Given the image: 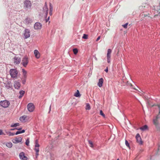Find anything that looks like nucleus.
Masks as SVG:
<instances>
[{"label":"nucleus","instance_id":"1","mask_svg":"<svg viewBox=\"0 0 160 160\" xmlns=\"http://www.w3.org/2000/svg\"><path fill=\"white\" fill-rule=\"evenodd\" d=\"M159 109V112L158 115L153 119V123L155 125L158 130H159V123H160V104L157 105Z\"/></svg>","mask_w":160,"mask_h":160},{"label":"nucleus","instance_id":"2","mask_svg":"<svg viewBox=\"0 0 160 160\" xmlns=\"http://www.w3.org/2000/svg\"><path fill=\"white\" fill-rule=\"evenodd\" d=\"M159 109V112L158 115L153 119V123L155 125L158 130H159V123H160V104L157 105Z\"/></svg>","mask_w":160,"mask_h":160},{"label":"nucleus","instance_id":"3","mask_svg":"<svg viewBox=\"0 0 160 160\" xmlns=\"http://www.w3.org/2000/svg\"><path fill=\"white\" fill-rule=\"evenodd\" d=\"M9 73L11 77L14 79H17L18 72L16 69H11L10 70Z\"/></svg>","mask_w":160,"mask_h":160},{"label":"nucleus","instance_id":"4","mask_svg":"<svg viewBox=\"0 0 160 160\" xmlns=\"http://www.w3.org/2000/svg\"><path fill=\"white\" fill-rule=\"evenodd\" d=\"M9 105V102L6 100L1 101L0 102V105L4 108H8Z\"/></svg>","mask_w":160,"mask_h":160},{"label":"nucleus","instance_id":"5","mask_svg":"<svg viewBox=\"0 0 160 160\" xmlns=\"http://www.w3.org/2000/svg\"><path fill=\"white\" fill-rule=\"evenodd\" d=\"M31 6V2L29 0H25L24 2V8L25 9L30 8Z\"/></svg>","mask_w":160,"mask_h":160},{"label":"nucleus","instance_id":"6","mask_svg":"<svg viewBox=\"0 0 160 160\" xmlns=\"http://www.w3.org/2000/svg\"><path fill=\"white\" fill-rule=\"evenodd\" d=\"M112 50L110 49H108V50L107 53V61L108 63L110 62V59L111 57V54Z\"/></svg>","mask_w":160,"mask_h":160},{"label":"nucleus","instance_id":"7","mask_svg":"<svg viewBox=\"0 0 160 160\" xmlns=\"http://www.w3.org/2000/svg\"><path fill=\"white\" fill-rule=\"evenodd\" d=\"M28 58L27 56L23 58L22 60V64L24 67H26L28 63Z\"/></svg>","mask_w":160,"mask_h":160},{"label":"nucleus","instance_id":"8","mask_svg":"<svg viewBox=\"0 0 160 160\" xmlns=\"http://www.w3.org/2000/svg\"><path fill=\"white\" fill-rule=\"evenodd\" d=\"M24 39H26L29 38L30 36V31L29 29H25L23 33Z\"/></svg>","mask_w":160,"mask_h":160},{"label":"nucleus","instance_id":"9","mask_svg":"<svg viewBox=\"0 0 160 160\" xmlns=\"http://www.w3.org/2000/svg\"><path fill=\"white\" fill-rule=\"evenodd\" d=\"M21 58L20 57L15 56L12 59V61L14 64H18L21 62Z\"/></svg>","mask_w":160,"mask_h":160},{"label":"nucleus","instance_id":"10","mask_svg":"<svg viewBox=\"0 0 160 160\" xmlns=\"http://www.w3.org/2000/svg\"><path fill=\"white\" fill-rule=\"evenodd\" d=\"M28 109L30 112H32L34 110V106L32 103H29L27 105Z\"/></svg>","mask_w":160,"mask_h":160},{"label":"nucleus","instance_id":"11","mask_svg":"<svg viewBox=\"0 0 160 160\" xmlns=\"http://www.w3.org/2000/svg\"><path fill=\"white\" fill-rule=\"evenodd\" d=\"M29 119V117L26 115L23 116L20 118V120L22 122H25Z\"/></svg>","mask_w":160,"mask_h":160},{"label":"nucleus","instance_id":"12","mask_svg":"<svg viewBox=\"0 0 160 160\" xmlns=\"http://www.w3.org/2000/svg\"><path fill=\"white\" fill-rule=\"evenodd\" d=\"M42 25L41 23L37 22L34 25V28L36 30H39L42 28Z\"/></svg>","mask_w":160,"mask_h":160},{"label":"nucleus","instance_id":"13","mask_svg":"<svg viewBox=\"0 0 160 160\" xmlns=\"http://www.w3.org/2000/svg\"><path fill=\"white\" fill-rule=\"evenodd\" d=\"M14 87L16 89H19L21 86V84L20 82L17 81H14Z\"/></svg>","mask_w":160,"mask_h":160},{"label":"nucleus","instance_id":"14","mask_svg":"<svg viewBox=\"0 0 160 160\" xmlns=\"http://www.w3.org/2000/svg\"><path fill=\"white\" fill-rule=\"evenodd\" d=\"M136 138L137 140V142L140 144H142V140L139 134L138 133L136 136Z\"/></svg>","mask_w":160,"mask_h":160},{"label":"nucleus","instance_id":"15","mask_svg":"<svg viewBox=\"0 0 160 160\" xmlns=\"http://www.w3.org/2000/svg\"><path fill=\"white\" fill-rule=\"evenodd\" d=\"M19 157L22 160H27L28 158L26 157L23 152H21L19 154Z\"/></svg>","mask_w":160,"mask_h":160},{"label":"nucleus","instance_id":"16","mask_svg":"<svg viewBox=\"0 0 160 160\" xmlns=\"http://www.w3.org/2000/svg\"><path fill=\"white\" fill-rule=\"evenodd\" d=\"M22 140V138L19 137L18 138H16L12 140V142L14 143H17L20 142Z\"/></svg>","mask_w":160,"mask_h":160},{"label":"nucleus","instance_id":"17","mask_svg":"<svg viewBox=\"0 0 160 160\" xmlns=\"http://www.w3.org/2000/svg\"><path fill=\"white\" fill-rule=\"evenodd\" d=\"M32 22V19L30 18H27L24 20V22L26 24L31 23Z\"/></svg>","mask_w":160,"mask_h":160},{"label":"nucleus","instance_id":"18","mask_svg":"<svg viewBox=\"0 0 160 160\" xmlns=\"http://www.w3.org/2000/svg\"><path fill=\"white\" fill-rule=\"evenodd\" d=\"M34 54L35 57L37 58H39L40 56V54L39 52L37 50H35L34 51Z\"/></svg>","mask_w":160,"mask_h":160},{"label":"nucleus","instance_id":"19","mask_svg":"<svg viewBox=\"0 0 160 160\" xmlns=\"http://www.w3.org/2000/svg\"><path fill=\"white\" fill-rule=\"evenodd\" d=\"M103 82V79L102 78L99 79V81L98 85L99 87H101L102 86V84Z\"/></svg>","mask_w":160,"mask_h":160},{"label":"nucleus","instance_id":"20","mask_svg":"<svg viewBox=\"0 0 160 160\" xmlns=\"http://www.w3.org/2000/svg\"><path fill=\"white\" fill-rule=\"evenodd\" d=\"M43 10L44 12H45L46 15L47 16L48 13V8L46 5V3H45V5L43 8Z\"/></svg>","mask_w":160,"mask_h":160},{"label":"nucleus","instance_id":"21","mask_svg":"<svg viewBox=\"0 0 160 160\" xmlns=\"http://www.w3.org/2000/svg\"><path fill=\"white\" fill-rule=\"evenodd\" d=\"M22 78H27V72L24 69H22Z\"/></svg>","mask_w":160,"mask_h":160},{"label":"nucleus","instance_id":"22","mask_svg":"<svg viewBox=\"0 0 160 160\" xmlns=\"http://www.w3.org/2000/svg\"><path fill=\"white\" fill-rule=\"evenodd\" d=\"M34 150L36 152V158H37L39 155V147H35Z\"/></svg>","mask_w":160,"mask_h":160},{"label":"nucleus","instance_id":"23","mask_svg":"<svg viewBox=\"0 0 160 160\" xmlns=\"http://www.w3.org/2000/svg\"><path fill=\"white\" fill-rule=\"evenodd\" d=\"M148 127L147 125H145L144 126L140 128V129L143 131L145 130L148 129Z\"/></svg>","mask_w":160,"mask_h":160},{"label":"nucleus","instance_id":"24","mask_svg":"<svg viewBox=\"0 0 160 160\" xmlns=\"http://www.w3.org/2000/svg\"><path fill=\"white\" fill-rule=\"evenodd\" d=\"M74 96L77 97H79L80 96L79 92L78 90H77V92L74 94Z\"/></svg>","mask_w":160,"mask_h":160},{"label":"nucleus","instance_id":"25","mask_svg":"<svg viewBox=\"0 0 160 160\" xmlns=\"http://www.w3.org/2000/svg\"><path fill=\"white\" fill-rule=\"evenodd\" d=\"M6 146L9 148H11L12 147V144L11 142H7L6 144Z\"/></svg>","mask_w":160,"mask_h":160},{"label":"nucleus","instance_id":"26","mask_svg":"<svg viewBox=\"0 0 160 160\" xmlns=\"http://www.w3.org/2000/svg\"><path fill=\"white\" fill-rule=\"evenodd\" d=\"M19 124L18 123H14V124H12L11 125V127H16L18 126H19Z\"/></svg>","mask_w":160,"mask_h":160},{"label":"nucleus","instance_id":"27","mask_svg":"<svg viewBox=\"0 0 160 160\" xmlns=\"http://www.w3.org/2000/svg\"><path fill=\"white\" fill-rule=\"evenodd\" d=\"M27 78H22V83L23 84H25L26 82V80Z\"/></svg>","mask_w":160,"mask_h":160},{"label":"nucleus","instance_id":"28","mask_svg":"<svg viewBox=\"0 0 160 160\" xmlns=\"http://www.w3.org/2000/svg\"><path fill=\"white\" fill-rule=\"evenodd\" d=\"M148 105L150 106V107H153L154 106H158L157 105L158 104H157V105H156L155 104H151V103L149 101H148Z\"/></svg>","mask_w":160,"mask_h":160},{"label":"nucleus","instance_id":"29","mask_svg":"<svg viewBox=\"0 0 160 160\" xmlns=\"http://www.w3.org/2000/svg\"><path fill=\"white\" fill-rule=\"evenodd\" d=\"M39 145L38 143V141L37 139L35 141V147H39Z\"/></svg>","mask_w":160,"mask_h":160},{"label":"nucleus","instance_id":"30","mask_svg":"<svg viewBox=\"0 0 160 160\" xmlns=\"http://www.w3.org/2000/svg\"><path fill=\"white\" fill-rule=\"evenodd\" d=\"M73 51L75 54H76L78 52V50L77 48L73 49Z\"/></svg>","mask_w":160,"mask_h":160},{"label":"nucleus","instance_id":"31","mask_svg":"<svg viewBox=\"0 0 160 160\" xmlns=\"http://www.w3.org/2000/svg\"><path fill=\"white\" fill-rule=\"evenodd\" d=\"M90 107L89 104H87L86 105V109L87 110H90Z\"/></svg>","mask_w":160,"mask_h":160},{"label":"nucleus","instance_id":"32","mask_svg":"<svg viewBox=\"0 0 160 160\" xmlns=\"http://www.w3.org/2000/svg\"><path fill=\"white\" fill-rule=\"evenodd\" d=\"M88 142L90 146L92 148L93 147V144L92 142L90 140H89L88 141Z\"/></svg>","mask_w":160,"mask_h":160},{"label":"nucleus","instance_id":"33","mask_svg":"<svg viewBox=\"0 0 160 160\" xmlns=\"http://www.w3.org/2000/svg\"><path fill=\"white\" fill-rule=\"evenodd\" d=\"M25 93V92L24 91L21 90L19 92V94L22 96H23Z\"/></svg>","mask_w":160,"mask_h":160},{"label":"nucleus","instance_id":"34","mask_svg":"<svg viewBox=\"0 0 160 160\" xmlns=\"http://www.w3.org/2000/svg\"><path fill=\"white\" fill-rule=\"evenodd\" d=\"M82 38L83 39H87L88 38V35L86 34H84Z\"/></svg>","mask_w":160,"mask_h":160},{"label":"nucleus","instance_id":"35","mask_svg":"<svg viewBox=\"0 0 160 160\" xmlns=\"http://www.w3.org/2000/svg\"><path fill=\"white\" fill-rule=\"evenodd\" d=\"M29 139H28L26 140V141L25 142V144H26L27 145V146H28L29 145Z\"/></svg>","mask_w":160,"mask_h":160},{"label":"nucleus","instance_id":"36","mask_svg":"<svg viewBox=\"0 0 160 160\" xmlns=\"http://www.w3.org/2000/svg\"><path fill=\"white\" fill-rule=\"evenodd\" d=\"M128 23H126V24H125L124 25H122V26L124 28H127V26H128Z\"/></svg>","mask_w":160,"mask_h":160},{"label":"nucleus","instance_id":"37","mask_svg":"<svg viewBox=\"0 0 160 160\" xmlns=\"http://www.w3.org/2000/svg\"><path fill=\"white\" fill-rule=\"evenodd\" d=\"M100 114L103 117H105V115L103 113L102 111V110H100Z\"/></svg>","mask_w":160,"mask_h":160},{"label":"nucleus","instance_id":"38","mask_svg":"<svg viewBox=\"0 0 160 160\" xmlns=\"http://www.w3.org/2000/svg\"><path fill=\"white\" fill-rule=\"evenodd\" d=\"M50 8L49 10H50V12H52V7L51 4H50Z\"/></svg>","mask_w":160,"mask_h":160},{"label":"nucleus","instance_id":"39","mask_svg":"<svg viewBox=\"0 0 160 160\" xmlns=\"http://www.w3.org/2000/svg\"><path fill=\"white\" fill-rule=\"evenodd\" d=\"M125 144L129 148V144L128 142V141L127 140L125 141Z\"/></svg>","mask_w":160,"mask_h":160},{"label":"nucleus","instance_id":"40","mask_svg":"<svg viewBox=\"0 0 160 160\" xmlns=\"http://www.w3.org/2000/svg\"><path fill=\"white\" fill-rule=\"evenodd\" d=\"M127 85L129 86H130L131 87H132V84L131 83H130L129 82H127Z\"/></svg>","mask_w":160,"mask_h":160},{"label":"nucleus","instance_id":"41","mask_svg":"<svg viewBox=\"0 0 160 160\" xmlns=\"http://www.w3.org/2000/svg\"><path fill=\"white\" fill-rule=\"evenodd\" d=\"M4 134L2 130L1 129H0V135H3Z\"/></svg>","mask_w":160,"mask_h":160},{"label":"nucleus","instance_id":"42","mask_svg":"<svg viewBox=\"0 0 160 160\" xmlns=\"http://www.w3.org/2000/svg\"><path fill=\"white\" fill-rule=\"evenodd\" d=\"M9 133H10V134H9L10 136H13L15 134V133H13V132H10Z\"/></svg>","mask_w":160,"mask_h":160},{"label":"nucleus","instance_id":"43","mask_svg":"<svg viewBox=\"0 0 160 160\" xmlns=\"http://www.w3.org/2000/svg\"><path fill=\"white\" fill-rule=\"evenodd\" d=\"M20 133H21V132L20 131H17V132H16V133L15 134L18 135V134H20Z\"/></svg>","mask_w":160,"mask_h":160},{"label":"nucleus","instance_id":"44","mask_svg":"<svg viewBox=\"0 0 160 160\" xmlns=\"http://www.w3.org/2000/svg\"><path fill=\"white\" fill-rule=\"evenodd\" d=\"M100 38V36H99L97 38V40H96V41H98Z\"/></svg>","mask_w":160,"mask_h":160},{"label":"nucleus","instance_id":"45","mask_svg":"<svg viewBox=\"0 0 160 160\" xmlns=\"http://www.w3.org/2000/svg\"><path fill=\"white\" fill-rule=\"evenodd\" d=\"M8 84L9 85V88H11V87H10V85H11V82H8Z\"/></svg>","mask_w":160,"mask_h":160},{"label":"nucleus","instance_id":"46","mask_svg":"<svg viewBox=\"0 0 160 160\" xmlns=\"http://www.w3.org/2000/svg\"><path fill=\"white\" fill-rule=\"evenodd\" d=\"M21 132V133H24L25 132V131L24 130H22V131H20Z\"/></svg>","mask_w":160,"mask_h":160},{"label":"nucleus","instance_id":"47","mask_svg":"<svg viewBox=\"0 0 160 160\" xmlns=\"http://www.w3.org/2000/svg\"><path fill=\"white\" fill-rule=\"evenodd\" d=\"M105 71L107 72H108V68H107L105 70Z\"/></svg>","mask_w":160,"mask_h":160},{"label":"nucleus","instance_id":"48","mask_svg":"<svg viewBox=\"0 0 160 160\" xmlns=\"http://www.w3.org/2000/svg\"><path fill=\"white\" fill-rule=\"evenodd\" d=\"M22 96L21 95H20L19 96L18 98L19 99H20L22 98Z\"/></svg>","mask_w":160,"mask_h":160},{"label":"nucleus","instance_id":"49","mask_svg":"<svg viewBox=\"0 0 160 160\" xmlns=\"http://www.w3.org/2000/svg\"><path fill=\"white\" fill-rule=\"evenodd\" d=\"M16 129H17L18 130H21V128H16Z\"/></svg>","mask_w":160,"mask_h":160},{"label":"nucleus","instance_id":"50","mask_svg":"<svg viewBox=\"0 0 160 160\" xmlns=\"http://www.w3.org/2000/svg\"><path fill=\"white\" fill-rule=\"evenodd\" d=\"M49 19V17H48V19H46V22H48V20Z\"/></svg>","mask_w":160,"mask_h":160},{"label":"nucleus","instance_id":"51","mask_svg":"<svg viewBox=\"0 0 160 160\" xmlns=\"http://www.w3.org/2000/svg\"><path fill=\"white\" fill-rule=\"evenodd\" d=\"M15 129H16V128H15L11 129L10 130H14Z\"/></svg>","mask_w":160,"mask_h":160},{"label":"nucleus","instance_id":"52","mask_svg":"<svg viewBox=\"0 0 160 160\" xmlns=\"http://www.w3.org/2000/svg\"><path fill=\"white\" fill-rule=\"evenodd\" d=\"M49 14H51H51H52V12H50H50H49Z\"/></svg>","mask_w":160,"mask_h":160},{"label":"nucleus","instance_id":"53","mask_svg":"<svg viewBox=\"0 0 160 160\" xmlns=\"http://www.w3.org/2000/svg\"><path fill=\"white\" fill-rule=\"evenodd\" d=\"M50 110L51 109V106H50Z\"/></svg>","mask_w":160,"mask_h":160},{"label":"nucleus","instance_id":"54","mask_svg":"<svg viewBox=\"0 0 160 160\" xmlns=\"http://www.w3.org/2000/svg\"><path fill=\"white\" fill-rule=\"evenodd\" d=\"M133 89H135H135H135V88H133Z\"/></svg>","mask_w":160,"mask_h":160},{"label":"nucleus","instance_id":"55","mask_svg":"<svg viewBox=\"0 0 160 160\" xmlns=\"http://www.w3.org/2000/svg\"><path fill=\"white\" fill-rule=\"evenodd\" d=\"M117 160H119V159H117Z\"/></svg>","mask_w":160,"mask_h":160}]
</instances>
